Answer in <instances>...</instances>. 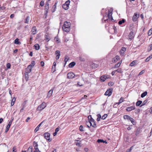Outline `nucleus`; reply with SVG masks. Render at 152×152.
<instances>
[{
	"label": "nucleus",
	"instance_id": "34",
	"mask_svg": "<svg viewBox=\"0 0 152 152\" xmlns=\"http://www.w3.org/2000/svg\"><path fill=\"white\" fill-rule=\"evenodd\" d=\"M15 100H16V99H15V98L14 97L13 98V99L12 101L11 102V106H12L14 105V103H15Z\"/></svg>",
	"mask_w": 152,
	"mask_h": 152
},
{
	"label": "nucleus",
	"instance_id": "26",
	"mask_svg": "<svg viewBox=\"0 0 152 152\" xmlns=\"http://www.w3.org/2000/svg\"><path fill=\"white\" fill-rule=\"evenodd\" d=\"M30 17L29 16L27 17L25 20V23H28L29 21Z\"/></svg>",
	"mask_w": 152,
	"mask_h": 152
},
{
	"label": "nucleus",
	"instance_id": "45",
	"mask_svg": "<svg viewBox=\"0 0 152 152\" xmlns=\"http://www.w3.org/2000/svg\"><path fill=\"white\" fill-rule=\"evenodd\" d=\"M108 84L109 86H111L114 84V83L113 82H110L108 83Z\"/></svg>",
	"mask_w": 152,
	"mask_h": 152
},
{
	"label": "nucleus",
	"instance_id": "55",
	"mask_svg": "<svg viewBox=\"0 0 152 152\" xmlns=\"http://www.w3.org/2000/svg\"><path fill=\"white\" fill-rule=\"evenodd\" d=\"M44 1H42L40 2V5L42 7L44 6Z\"/></svg>",
	"mask_w": 152,
	"mask_h": 152
},
{
	"label": "nucleus",
	"instance_id": "38",
	"mask_svg": "<svg viewBox=\"0 0 152 152\" xmlns=\"http://www.w3.org/2000/svg\"><path fill=\"white\" fill-rule=\"evenodd\" d=\"M54 40L57 43L59 42H60L59 39L57 37H55Z\"/></svg>",
	"mask_w": 152,
	"mask_h": 152
},
{
	"label": "nucleus",
	"instance_id": "61",
	"mask_svg": "<svg viewBox=\"0 0 152 152\" xmlns=\"http://www.w3.org/2000/svg\"><path fill=\"white\" fill-rule=\"evenodd\" d=\"M40 64L42 66H43L44 65V63L43 61H42L40 62Z\"/></svg>",
	"mask_w": 152,
	"mask_h": 152
},
{
	"label": "nucleus",
	"instance_id": "21",
	"mask_svg": "<svg viewBox=\"0 0 152 152\" xmlns=\"http://www.w3.org/2000/svg\"><path fill=\"white\" fill-rule=\"evenodd\" d=\"M76 63L75 62H72L69 64V66L70 68H72L75 65Z\"/></svg>",
	"mask_w": 152,
	"mask_h": 152
},
{
	"label": "nucleus",
	"instance_id": "62",
	"mask_svg": "<svg viewBox=\"0 0 152 152\" xmlns=\"http://www.w3.org/2000/svg\"><path fill=\"white\" fill-rule=\"evenodd\" d=\"M148 50L149 51H150L152 50V44H151L150 45V48L148 49Z\"/></svg>",
	"mask_w": 152,
	"mask_h": 152
},
{
	"label": "nucleus",
	"instance_id": "56",
	"mask_svg": "<svg viewBox=\"0 0 152 152\" xmlns=\"http://www.w3.org/2000/svg\"><path fill=\"white\" fill-rule=\"evenodd\" d=\"M124 101V98L121 97L119 100V103H121Z\"/></svg>",
	"mask_w": 152,
	"mask_h": 152
},
{
	"label": "nucleus",
	"instance_id": "43",
	"mask_svg": "<svg viewBox=\"0 0 152 152\" xmlns=\"http://www.w3.org/2000/svg\"><path fill=\"white\" fill-rule=\"evenodd\" d=\"M129 118H130V116L129 115H124V118L125 119H129Z\"/></svg>",
	"mask_w": 152,
	"mask_h": 152
},
{
	"label": "nucleus",
	"instance_id": "63",
	"mask_svg": "<svg viewBox=\"0 0 152 152\" xmlns=\"http://www.w3.org/2000/svg\"><path fill=\"white\" fill-rule=\"evenodd\" d=\"M77 146L79 147H81V143L80 142H78L76 143Z\"/></svg>",
	"mask_w": 152,
	"mask_h": 152
},
{
	"label": "nucleus",
	"instance_id": "10",
	"mask_svg": "<svg viewBox=\"0 0 152 152\" xmlns=\"http://www.w3.org/2000/svg\"><path fill=\"white\" fill-rule=\"evenodd\" d=\"M126 51V48L124 47H122L120 51V53L122 56L124 55V53Z\"/></svg>",
	"mask_w": 152,
	"mask_h": 152
},
{
	"label": "nucleus",
	"instance_id": "11",
	"mask_svg": "<svg viewBox=\"0 0 152 152\" xmlns=\"http://www.w3.org/2000/svg\"><path fill=\"white\" fill-rule=\"evenodd\" d=\"M135 107L134 106H131L127 107L126 109V111H130L132 110H135Z\"/></svg>",
	"mask_w": 152,
	"mask_h": 152
},
{
	"label": "nucleus",
	"instance_id": "17",
	"mask_svg": "<svg viewBox=\"0 0 152 152\" xmlns=\"http://www.w3.org/2000/svg\"><path fill=\"white\" fill-rule=\"evenodd\" d=\"M31 69L32 68L30 67V66H28L26 69L25 72L27 73H29L31 72Z\"/></svg>",
	"mask_w": 152,
	"mask_h": 152
},
{
	"label": "nucleus",
	"instance_id": "46",
	"mask_svg": "<svg viewBox=\"0 0 152 152\" xmlns=\"http://www.w3.org/2000/svg\"><path fill=\"white\" fill-rule=\"evenodd\" d=\"M79 130L81 132H83L84 131V130L83 129V127L82 125H81L79 127Z\"/></svg>",
	"mask_w": 152,
	"mask_h": 152
},
{
	"label": "nucleus",
	"instance_id": "59",
	"mask_svg": "<svg viewBox=\"0 0 152 152\" xmlns=\"http://www.w3.org/2000/svg\"><path fill=\"white\" fill-rule=\"evenodd\" d=\"M116 72H117L118 73H121V69H118L117 70H115Z\"/></svg>",
	"mask_w": 152,
	"mask_h": 152
},
{
	"label": "nucleus",
	"instance_id": "25",
	"mask_svg": "<svg viewBox=\"0 0 152 152\" xmlns=\"http://www.w3.org/2000/svg\"><path fill=\"white\" fill-rule=\"evenodd\" d=\"M97 142L98 143H107V142L106 140L104 141L102 139H98L97 140Z\"/></svg>",
	"mask_w": 152,
	"mask_h": 152
},
{
	"label": "nucleus",
	"instance_id": "41",
	"mask_svg": "<svg viewBox=\"0 0 152 152\" xmlns=\"http://www.w3.org/2000/svg\"><path fill=\"white\" fill-rule=\"evenodd\" d=\"M148 102V100H145L144 101H143V102L142 103V104L140 106V107H141L142 106L145 105Z\"/></svg>",
	"mask_w": 152,
	"mask_h": 152
},
{
	"label": "nucleus",
	"instance_id": "19",
	"mask_svg": "<svg viewBox=\"0 0 152 152\" xmlns=\"http://www.w3.org/2000/svg\"><path fill=\"white\" fill-rule=\"evenodd\" d=\"M37 31V29L35 27H33L31 29L32 34H36Z\"/></svg>",
	"mask_w": 152,
	"mask_h": 152
},
{
	"label": "nucleus",
	"instance_id": "23",
	"mask_svg": "<svg viewBox=\"0 0 152 152\" xmlns=\"http://www.w3.org/2000/svg\"><path fill=\"white\" fill-rule=\"evenodd\" d=\"M106 14L107 15L109 19H110V20L111 19V20L112 21L113 20H114L113 19V18L112 16V14H110V13L107 14V13H106Z\"/></svg>",
	"mask_w": 152,
	"mask_h": 152
},
{
	"label": "nucleus",
	"instance_id": "12",
	"mask_svg": "<svg viewBox=\"0 0 152 152\" xmlns=\"http://www.w3.org/2000/svg\"><path fill=\"white\" fill-rule=\"evenodd\" d=\"M139 17V15H138L136 13H134L132 18V20L134 22L137 21V18Z\"/></svg>",
	"mask_w": 152,
	"mask_h": 152
},
{
	"label": "nucleus",
	"instance_id": "36",
	"mask_svg": "<svg viewBox=\"0 0 152 152\" xmlns=\"http://www.w3.org/2000/svg\"><path fill=\"white\" fill-rule=\"evenodd\" d=\"M140 133V129H137L135 132V134L136 136H137Z\"/></svg>",
	"mask_w": 152,
	"mask_h": 152
},
{
	"label": "nucleus",
	"instance_id": "22",
	"mask_svg": "<svg viewBox=\"0 0 152 152\" xmlns=\"http://www.w3.org/2000/svg\"><path fill=\"white\" fill-rule=\"evenodd\" d=\"M86 124L88 127L90 128V126H93L92 122L89 121H86Z\"/></svg>",
	"mask_w": 152,
	"mask_h": 152
},
{
	"label": "nucleus",
	"instance_id": "32",
	"mask_svg": "<svg viewBox=\"0 0 152 152\" xmlns=\"http://www.w3.org/2000/svg\"><path fill=\"white\" fill-rule=\"evenodd\" d=\"M24 76L26 81L28 80V79L29 78L28 73H27L25 72L24 73Z\"/></svg>",
	"mask_w": 152,
	"mask_h": 152
},
{
	"label": "nucleus",
	"instance_id": "15",
	"mask_svg": "<svg viewBox=\"0 0 152 152\" xmlns=\"http://www.w3.org/2000/svg\"><path fill=\"white\" fill-rule=\"evenodd\" d=\"M54 88L53 87V88H52L51 90L49 91L47 94V97H50L51 96Z\"/></svg>",
	"mask_w": 152,
	"mask_h": 152
},
{
	"label": "nucleus",
	"instance_id": "9",
	"mask_svg": "<svg viewBox=\"0 0 152 152\" xmlns=\"http://www.w3.org/2000/svg\"><path fill=\"white\" fill-rule=\"evenodd\" d=\"M46 107V104L45 102H43L39 106V110H42L44 109Z\"/></svg>",
	"mask_w": 152,
	"mask_h": 152
},
{
	"label": "nucleus",
	"instance_id": "20",
	"mask_svg": "<svg viewBox=\"0 0 152 152\" xmlns=\"http://www.w3.org/2000/svg\"><path fill=\"white\" fill-rule=\"evenodd\" d=\"M98 65L94 63H92L91 65V66L92 68H95L98 67Z\"/></svg>",
	"mask_w": 152,
	"mask_h": 152
},
{
	"label": "nucleus",
	"instance_id": "6",
	"mask_svg": "<svg viewBox=\"0 0 152 152\" xmlns=\"http://www.w3.org/2000/svg\"><path fill=\"white\" fill-rule=\"evenodd\" d=\"M75 75L72 72H70L68 73L67 75V78L68 79H72L75 77Z\"/></svg>",
	"mask_w": 152,
	"mask_h": 152
},
{
	"label": "nucleus",
	"instance_id": "14",
	"mask_svg": "<svg viewBox=\"0 0 152 152\" xmlns=\"http://www.w3.org/2000/svg\"><path fill=\"white\" fill-rule=\"evenodd\" d=\"M45 12L44 13V15L45 16V18H46L47 15L48 13V12L49 7L45 6Z\"/></svg>",
	"mask_w": 152,
	"mask_h": 152
},
{
	"label": "nucleus",
	"instance_id": "3",
	"mask_svg": "<svg viewBox=\"0 0 152 152\" xmlns=\"http://www.w3.org/2000/svg\"><path fill=\"white\" fill-rule=\"evenodd\" d=\"M88 121L92 122L93 123V126H92V127L94 128H96L97 126L95 122V120L92 118L91 115H90L88 116Z\"/></svg>",
	"mask_w": 152,
	"mask_h": 152
},
{
	"label": "nucleus",
	"instance_id": "16",
	"mask_svg": "<svg viewBox=\"0 0 152 152\" xmlns=\"http://www.w3.org/2000/svg\"><path fill=\"white\" fill-rule=\"evenodd\" d=\"M108 78V77H107L105 75H102L100 77V80L101 81L103 82Z\"/></svg>",
	"mask_w": 152,
	"mask_h": 152
},
{
	"label": "nucleus",
	"instance_id": "64",
	"mask_svg": "<svg viewBox=\"0 0 152 152\" xmlns=\"http://www.w3.org/2000/svg\"><path fill=\"white\" fill-rule=\"evenodd\" d=\"M150 60L149 59V58L148 57L145 60V62H148Z\"/></svg>",
	"mask_w": 152,
	"mask_h": 152
},
{
	"label": "nucleus",
	"instance_id": "29",
	"mask_svg": "<svg viewBox=\"0 0 152 152\" xmlns=\"http://www.w3.org/2000/svg\"><path fill=\"white\" fill-rule=\"evenodd\" d=\"M97 121H100V119L101 118V115L100 114H99L97 115Z\"/></svg>",
	"mask_w": 152,
	"mask_h": 152
},
{
	"label": "nucleus",
	"instance_id": "33",
	"mask_svg": "<svg viewBox=\"0 0 152 152\" xmlns=\"http://www.w3.org/2000/svg\"><path fill=\"white\" fill-rule=\"evenodd\" d=\"M35 61H32L31 63V64L28 66H30V67L31 68H32L35 65Z\"/></svg>",
	"mask_w": 152,
	"mask_h": 152
},
{
	"label": "nucleus",
	"instance_id": "24",
	"mask_svg": "<svg viewBox=\"0 0 152 152\" xmlns=\"http://www.w3.org/2000/svg\"><path fill=\"white\" fill-rule=\"evenodd\" d=\"M14 43L15 44L17 45H20L21 42H20L19 41V39L18 38H16L14 41Z\"/></svg>",
	"mask_w": 152,
	"mask_h": 152
},
{
	"label": "nucleus",
	"instance_id": "57",
	"mask_svg": "<svg viewBox=\"0 0 152 152\" xmlns=\"http://www.w3.org/2000/svg\"><path fill=\"white\" fill-rule=\"evenodd\" d=\"M56 65V62L55 61H54L53 64V65L52 67V69H53V67H54V68L55 69V67Z\"/></svg>",
	"mask_w": 152,
	"mask_h": 152
},
{
	"label": "nucleus",
	"instance_id": "7",
	"mask_svg": "<svg viewBox=\"0 0 152 152\" xmlns=\"http://www.w3.org/2000/svg\"><path fill=\"white\" fill-rule=\"evenodd\" d=\"M134 35L133 31H131L128 36V39L130 40H132L134 37Z\"/></svg>",
	"mask_w": 152,
	"mask_h": 152
},
{
	"label": "nucleus",
	"instance_id": "37",
	"mask_svg": "<svg viewBox=\"0 0 152 152\" xmlns=\"http://www.w3.org/2000/svg\"><path fill=\"white\" fill-rule=\"evenodd\" d=\"M67 56H66L65 57V58L64 60V61L65 63L64 66L66 65L67 62L68 61V60L69 59V58H67Z\"/></svg>",
	"mask_w": 152,
	"mask_h": 152
},
{
	"label": "nucleus",
	"instance_id": "35",
	"mask_svg": "<svg viewBox=\"0 0 152 152\" xmlns=\"http://www.w3.org/2000/svg\"><path fill=\"white\" fill-rule=\"evenodd\" d=\"M33 148L32 146H30L27 150L28 152H32Z\"/></svg>",
	"mask_w": 152,
	"mask_h": 152
},
{
	"label": "nucleus",
	"instance_id": "50",
	"mask_svg": "<svg viewBox=\"0 0 152 152\" xmlns=\"http://www.w3.org/2000/svg\"><path fill=\"white\" fill-rule=\"evenodd\" d=\"M129 119L131 121V123L133 124V123L134 122V119L130 117V118H129Z\"/></svg>",
	"mask_w": 152,
	"mask_h": 152
},
{
	"label": "nucleus",
	"instance_id": "52",
	"mask_svg": "<svg viewBox=\"0 0 152 152\" xmlns=\"http://www.w3.org/2000/svg\"><path fill=\"white\" fill-rule=\"evenodd\" d=\"M5 72H2L1 73V76L2 77V79L4 78V77L5 76Z\"/></svg>",
	"mask_w": 152,
	"mask_h": 152
},
{
	"label": "nucleus",
	"instance_id": "49",
	"mask_svg": "<svg viewBox=\"0 0 152 152\" xmlns=\"http://www.w3.org/2000/svg\"><path fill=\"white\" fill-rule=\"evenodd\" d=\"M79 60L81 61H85V59L81 57H79Z\"/></svg>",
	"mask_w": 152,
	"mask_h": 152
},
{
	"label": "nucleus",
	"instance_id": "51",
	"mask_svg": "<svg viewBox=\"0 0 152 152\" xmlns=\"http://www.w3.org/2000/svg\"><path fill=\"white\" fill-rule=\"evenodd\" d=\"M34 47L35 49L36 50H38V44H36L34 46Z\"/></svg>",
	"mask_w": 152,
	"mask_h": 152
},
{
	"label": "nucleus",
	"instance_id": "1",
	"mask_svg": "<svg viewBox=\"0 0 152 152\" xmlns=\"http://www.w3.org/2000/svg\"><path fill=\"white\" fill-rule=\"evenodd\" d=\"M71 24L69 22L65 21L62 26L63 30L66 32H69L70 30Z\"/></svg>",
	"mask_w": 152,
	"mask_h": 152
},
{
	"label": "nucleus",
	"instance_id": "31",
	"mask_svg": "<svg viewBox=\"0 0 152 152\" xmlns=\"http://www.w3.org/2000/svg\"><path fill=\"white\" fill-rule=\"evenodd\" d=\"M125 21V20L124 19H123L121 20H120L118 22V23L119 25H121L123 23H124Z\"/></svg>",
	"mask_w": 152,
	"mask_h": 152
},
{
	"label": "nucleus",
	"instance_id": "28",
	"mask_svg": "<svg viewBox=\"0 0 152 152\" xmlns=\"http://www.w3.org/2000/svg\"><path fill=\"white\" fill-rule=\"evenodd\" d=\"M147 94V91H145L143 92L141 95V97L142 98H143L145 96H146Z\"/></svg>",
	"mask_w": 152,
	"mask_h": 152
},
{
	"label": "nucleus",
	"instance_id": "48",
	"mask_svg": "<svg viewBox=\"0 0 152 152\" xmlns=\"http://www.w3.org/2000/svg\"><path fill=\"white\" fill-rule=\"evenodd\" d=\"M55 54L57 55H60V52L59 50H56L55 53Z\"/></svg>",
	"mask_w": 152,
	"mask_h": 152
},
{
	"label": "nucleus",
	"instance_id": "47",
	"mask_svg": "<svg viewBox=\"0 0 152 152\" xmlns=\"http://www.w3.org/2000/svg\"><path fill=\"white\" fill-rule=\"evenodd\" d=\"M145 72V70H142V71H141L139 73L138 75L139 76V75H141L142 74H143Z\"/></svg>",
	"mask_w": 152,
	"mask_h": 152
},
{
	"label": "nucleus",
	"instance_id": "54",
	"mask_svg": "<svg viewBox=\"0 0 152 152\" xmlns=\"http://www.w3.org/2000/svg\"><path fill=\"white\" fill-rule=\"evenodd\" d=\"M11 65L10 64L8 63H7L6 65V66L7 68L9 69L10 68Z\"/></svg>",
	"mask_w": 152,
	"mask_h": 152
},
{
	"label": "nucleus",
	"instance_id": "2",
	"mask_svg": "<svg viewBox=\"0 0 152 152\" xmlns=\"http://www.w3.org/2000/svg\"><path fill=\"white\" fill-rule=\"evenodd\" d=\"M44 136L48 142H50L52 140V139L50 138V134L48 132L45 133L44 134Z\"/></svg>",
	"mask_w": 152,
	"mask_h": 152
},
{
	"label": "nucleus",
	"instance_id": "42",
	"mask_svg": "<svg viewBox=\"0 0 152 152\" xmlns=\"http://www.w3.org/2000/svg\"><path fill=\"white\" fill-rule=\"evenodd\" d=\"M148 35L149 36L151 35L152 34V29H151L148 32Z\"/></svg>",
	"mask_w": 152,
	"mask_h": 152
},
{
	"label": "nucleus",
	"instance_id": "4",
	"mask_svg": "<svg viewBox=\"0 0 152 152\" xmlns=\"http://www.w3.org/2000/svg\"><path fill=\"white\" fill-rule=\"evenodd\" d=\"M70 1L69 0L66 1L64 4L62 5V7L65 10H67L69 9V5Z\"/></svg>",
	"mask_w": 152,
	"mask_h": 152
},
{
	"label": "nucleus",
	"instance_id": "44",
	"mask_svg": "<svg viewBox=\"0 0 152 152\" xmlns=\"http://www.w3.org/2000/svg\"><path fill=\"white\" fill-rule=\"evenodd\" d=\"M107 115L106 114H104L103 115L101 118L102 119V120H104L105 119V118L107 117Z\"/></svg>",
	"mask_w": 152,
	"mask_h": 152
},
{
	"label": "nucleus",
	"instance_id": "60",
	"mask_svg": "<svg viewBox=\"0 0 152 152\" xmlns=\"http://www.w3.org/2000/svg\"><path fill=\"white\" fill-rule=\"evenodd\" d=\"M11 124H12L11 123V122H9L8 124L7 125L6 127L10 129V128Z\"/></svg>",
	"mask_w": 152,
	"mask_h": 152
},
{
	"label": "nucleus",
	"instance_id": "30",
	"mask_svg": "<svg viewBox=\"0 0 152 152\" xmlns=\"http://www.w3.org/2000/svg\"><path fill=\"white\" fill-rule=\"evenodd\" d=\"M142 103V102L140 100L137 101L136 103V105L137 106H140Z\"/></svg>",
	"mask_w": 152,
	"mask_h": 152
},
{
	"label": "nucleus",
	"instance_id": "40",
	"mask_svg": "<svg viewBox=\"0 0 152 152\" xmlns=\"http://www.w3.org/2000/svg\"><path fill=\"white\" fill-rule=\"evenodd\" d=\"M25 103H23V104H22V105H23V107L22 108H21V110H20V112H22L23 111V110L24 108V107H25Z\"/></svg>",
	"mask_w": 152,
	"mask_h": 152
},
{
	"label": "nucleus",
	"instance_id": "5",
	"mask_svg": "<svg viewBox=\"0 0 152 152\" xmlns=\"http://www.w3.org/2000/svg\"><path fill=\"white\" fill-rule=\"evenodd\" d=\"M112 89L110 88L109 89H108L105 92L104 95L105 96H111V95L112 94Z\"/></svg>",
	"mask_w": 152,
	"mask_h": 152
},
{
	"label": "nucleus",
	"instance_id": "39",
	"mask_svg": "<svg viewBox=\"0 0 152 152\" xmlns=\"http://www.w3.org/2000/svg\"><path fill=\"white\" fill-rule=\"evenodd\" d=\"M120 65V64L119 63H118L115 65L114 68L115 69L119 67Z\"/></svg>",
	"mask_w": 152,
	"mask_h": 152
},
{
	"label": "nucleus",
	"instance_id": "8",
	"mask_svg": "<svg viewBox=\"0 0 152 152\" xmlns=\"http://www.w3.org/2000/svg\"><path fill=\"white\" fill-rule=\"evenodd\" d=\"M33 144L35 149V150L34 151V152H38V148L37 142H36L35 141H34L33 143Z\"/></svg>",
	"mask_w": 152,
	"mask_h": 152
},
{
	"label": "nucleus",
	"instance_id": "27",
	"mask_svg": "<svg viewBox=\"0 0 152 152\" xmlns=\"http://www.w3.org/2000/svg\"><path fill=\"white\" fill-rule=\"evenodd\" d=\"M137 61L136 60L134 61H132L130 63V66H132L134 65L137 63Z\"/></svg>",
	"mask_w": 152,
	"mask_h": 152
},
{
	"label": "nucleus",
	"instance_id": "58",
	"mask_svg": "<svg viewBox=\"0 0 152 152\" xmlns=\"http://www.w3.org/2000/svg\"><path fill=\"white\" fill-rule=\"evenodd\" d=\"M45 39L47 40V41L48 42L49 40V37L47 35H45Z\"/></svg>",
	"mask_w": 152,
	"mask_h": 152
},
{
	"label": "nucleus",
	"instance_id": "18",
	"mask_svg": "<svg viewBox=\"0 0 152 152\" xmlns=\"http://www.w3.org/2000/svg\"><path fill=\"white\" fill-rule=\"evenodd\" d=\"M58 3V1H56L55 4L53 6V7L52 8V12H54L56 11V5Z\"/></svg>",
	"mask_w": 152,
	"mask_h": 152
},
{
	"label": "nucleus",
	"instance_id": "13",
	"mask_svg": "<svg viewBox=\"0 0 152 152\" xmlns=\"http://www.w3.org/2000/svg\"><path fill=\"white\" fill-rule=\"evenodd\" d=\"M120 58L119 56H117L112 59V62L113 63H115L118 60H119Z\"/></svg>",
	"mask_w": 152,
	"mask_h": 152
},
{
	"label": "nucleus",
	"instance_id": "53",
	"mask_svg": "<svg viewBox=\"0 0 152 152\" xmlns=\"http://www.w3.org/2000/svg\"><path fill=\"white\" fill-rule=\"evenodd\" d=\"M140 112V109H137L134 111V112L136 114H137Z\"/></svg>",
	"mask_w": 152,
	"mask_h": 152
}]
</instances>
